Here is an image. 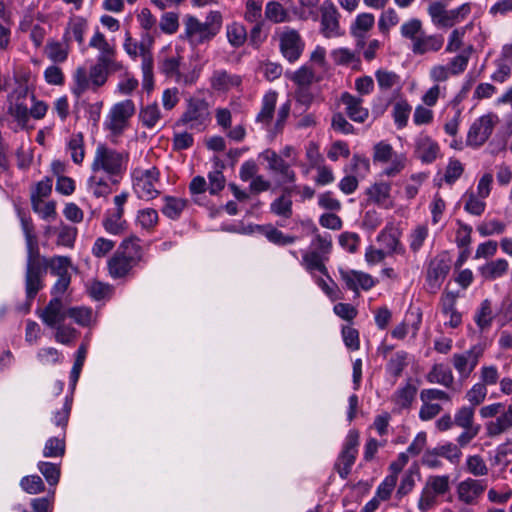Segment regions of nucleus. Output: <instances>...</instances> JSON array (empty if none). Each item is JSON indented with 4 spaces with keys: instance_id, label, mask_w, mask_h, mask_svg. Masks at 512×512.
<instances>
[{
    "instance_id": "f257e3e1",
    "label": "nucleus",
    "mask_w": 512,
    "mask_h": 512,
    "mask_svg": "<svg viewBox=\"0 0 512 512\" xmlns=\"http://www.w3.org/2000/svg\"><path fill=\"white\" fill-rule=\"evenodd\" d=\"M222 25V13L217 10L209 11L204 22L196 16L187 15L183 35L191 46L197 47L211 41L221 31Z\"/></svg>"
},
{
    "instance_id": "f03ea898",
    "label": "nucleus",
    "mask_w": 512,
    "mask_h": 512,
    "mask_svg": "<svg viewBox=\"0 0 512 512\" xmlns=\"http://www.w3.org/2000/svg\"><path fill=\"white\" fill-rule=\"evenodd\" d=\"M372 159L374 164L382 167L381 174L388 178L400 175L408 164L406 153H398L386 141H379L373 146Z\"/></svg>"
},
{
    "instance_id": "7ed1b4c3",
    "label": "nucleus",
    "mask_w": 512,
    "mask_h": 512,
    "mask_svg": "<svg viewBox=\"0 0 512 512\" xmlns=\"http://www.w3.org/2000/svg\"><path fill=\"white\" fill-rule=\"evenodd\" d=\"M128 160V153L99 144L95 150L91 167L93 173L103 171L111 177L119 176L126 170Z\"/></svg>"
},
{
    "instance_id": "20e7f679",
    "label": "nucleus",
    "mask_w": 512,
    "mask_h": 512,
    "mask_svg": "<svg viewBox=\"0 0 512 512\" xmlns=\"http://www.w3.org/2000/svg\"><path fill=\"white\" fill-rule=\"evenodd\" d=\"M450 491L449 475H430L420 493L417 508L420 512H427L438 505V499Z\"/></svg>"
},
{
    "instance_id": "39448f33",
    "label": "nucleus",
    "mask_w": 512,
    "mask_h": 512,
    "mask_svg": "<svg viewBox=\"0 0 512 512\" xmlns=\"http://www.w3.org/2000/svg\"><path fill=\"white\" fill-rule=\"evenodd\" d=\"M133 190L137 197L150 201L160 194V172L156 167L136 168L132 172Z\"/></svg>"
},
{
    "instance_id": "423d86ee",
    "label": "nucleus",
    "mask_w": 512,
    "mask_h": 512,
    "mask_svg": "<svg viewBox=\"0 0 512 512\" xmlns=\"http://www.w3.org/2000/svg\"><path fill=\"white\" fill-rule=\"evenodd\" d=\"M31 93L26 84L17 85L7 96V113L20 129H27Z\"/></svg>"
},
{
    "instance_id": "0eeeda50",
    "label": "nucleus",
    "mask_w": 512,
    "mask_h": 512,
    "mask_svg": "<svg viewBox=\"0 0 512 512\" xmlns=\"http://www.w3.org/2000/svg\"><path fill=\"white\" fill-rule=\"evenodd\" d=\"M135 111L136 107L131 99L115 103L105 118L104 128L114 136L121 135L128 128L129 121Z\"/></svg>"
},
{
    "instance_id": "6e6552de",
    "label": "nucleus",
    "mask_w": 512,
    "mask_h": 512,
    "mask_svg": "<svg viewBox=\"0 0 512 512\" xmlns=\"http://www.w3.org/2000/svg\"><path fill=\"white\" fill-rule=\"evenodd\" d=\"M471 12V6L468 3L447 10L440 2H433L428 6V14L432 23L438 28H450L462 22Z\"/></svg>"
},
{
    "instance_id": "1a4fd4ad",
    "label": "nucleus",
    "mask_w": 512,
    "mask_h": 512,
    "mask_svg": "<svg viewBox=\"0 0 512 512\" xmlns=\"http://www.w3.org/2000/svg\"><path fill=\"white\" fill-rule=\"evenodd\" d=\"M209 121V105L203 99L192 98L187 103V108L178 120V125H183L190 130L201 131Z\"/></svg>"
},
{
    "instance_id": "9d476101",
    "label": "nucleus",
    "mask_w": 512,
    "mask_h": 512,
    "mask_svg": "<svg viewBox=\"0 0 512 512\" xmlns=\"http://www.w3.org/2000/svg\"><path fill=\"white\" fill-rule=\"evenodd\" d=\"M498 122V116L493 113L477 118L469 128L466 139L467 145L474 148L482 146L489 139Z\"/></svg>"
},
{
    "instance_id": "9b49d317",
    "label": "nucleus",
    "mask_w": 512,
    "mask_h": 512,
    "mask_svg": "<svg viewBox=\"0 0 512 512\" xmlns=\"http://www.w3.org/2000/svg\"><path fill=\"white\" fill-rule=\"evenodd\" d=\"M154 44V36L152 33L144 32L141 35V40L137 41L132 38L131 34L127 31L123 42V49L126 54L132 59L136 60L141 57V65L154 62L152 55V47Z\"/></svg>"
},
{
    "instance_id": "f8f14e48",
    "label": "nucleus",
    "mask_w": 512,
    "mask_h": 512,
    "mask_svg": "<svg viewBox=\"0 0 512 512\" xmlns=\"http://www.w3.org/2000/svg\"><path fill=\"white\" fill-rule=\"evenodd\" d=\"M279 45L282 55L289 62H295L300 58L305 43L298 31L284 27L279 33Z\"/></svg>"
},
{
    "instance_id": "ddd939ff",
    "label": "nucleus",
    "mask_w": 512,
    "mask_h": 512,
    "mask_svg": "<svg viewBox=\"0 0 512 512\" xmlns=\"http://www.w3.org/2000/svg\"><path fill=\"white\" fill-rule=\"evenodd\" d=\"M359 444V435L356 431H349L346 436L345 443L335 464L336 470L340 477L345 479L355 462L357 455V446Z\"/></svg>"
},
{
    "instance_id": "4468645a",
    "label": "nucleus",
    "mask_w": 512,
    "mask_h": 512,
    "mask_svg": "<svg viewBox=\"0 0 512 512\" xmlns=\"http://www.w3.org/2000/svg\"><path fill=\"white\" fill-rule=\"evenodd\" d=\"M43 269L44 261L40 254L27 255L26 294L29 300H32L42 288Z\"/></svg>"
},
{
    "instance_id": "2eb2a0df",
    "label": "nucleus",
    "mask_w": 512,
    "mask_h": 512,
    "mask_svg": "<svg viewBox=\"0 0 512 512\" xmlns=\"http://www.w3.org/2000/svg\"><path fill=\"white\" fill-rule=\"evenodd\" d=\"M340 14L336 6L326 1L321 6V33L325 38H336L343 35L339 22Z\"/></svg>"
},
{
    "instance_id": "dca6fc26",
    "label": "nucleus",
    "mask_w": 512,
    "mask_h": 512,
    "mask_svg": "<svg viewBox=\"0 0 512 512\" xmlns=\"http://www.w3.org/2000/svg\"><path fill=\"white\" fill-rule=\"evenodd\" d=\"M414 155L423 164H431L440 156V146L431 136L420 133L414 141Z\"/></svg>"
},
{
    "instance_id": "f3484780",
    "label": "nucleus",
    "mask_w": 512,
    "mask_h": 512,
    "mask_svg": "<svg viewBox=\"0 0 512 512\" xmlns=\"http://www.w3.org/2000/svg\"><path fill=\"white\" fill-rule=\"evenodd\" d=\"M450 271V263L445 255L437 256L429 263L427 283L431 289H439Z\"/></svg>"
},
{
    "instance_id": "a211bd4d",
    "label": "nucleus",
    "mask_w": 512,
    "mask_h": 512,
    "mask_svg": "<svg viewBox=\"0 0 512 512\" xmlns=\"http://www.w3.org/2000/svg\"><path fill=\"white\" fill-rule=\"evenodd\" d=\"M486 484L482 480L467 478L458 483L456 492L458 499L465 504H474L484 493Z\"/></svg>"
},
{
    "instance_id": "6ab92c4d",
    "label": "nucleus",
    "mask_w": 512,
    "mask_h": 512,
    "mask_svg": "<svg viewBox=\"0 0 512 512\" xmlns=\"http://www.w3.org/2000/svg\"><path fill=\"white\" fill-rule=\"evenodd\" d=\"M444 44V37L440 34H427L422 33L413 43L410 45V49L415 55H426L429 53L439 52Z\"/></svg>"
},
{
    "instance_id": "aec40b11",
    "label": "nucleus",
    "mask_w": 512,
    "mask_h": 512,
    "mask_svg": "<svg viewBox=\"0 0 512 512\" xmlns=\"http://www.w3.org/2000/svg\"><path fill=\"white\" fill-rule=\"evenodd\" d=\"M367 201L379 207L388 209L393 206L391 184L385 181L375 182L366 191Z\"/></svg>"
},
{
    "instance_id": "412c9836",
    "label": "nucleus",
    "mask_w": 512,
    "mask_h": 512,
    "mask_svg": "<svg viewBox=\"0 0 512 512\" xmlns=\"http://www.w3.org/2000/svg\"><path fill=\"white\" fill-rule=\"evenodd\" d=\"M41 320L49 327H56L64 322L67 310L59 297H54L39 314Z\"/></svg>"
},
{
    "instance_id": "4be33fe9",
    "label": "nucleus",
    "mask_w": 512,
    "mask_h": 512,
    "mask_svg": "<svg viewBox=\"0 0 512 512\" xmlns=\"http://www.w3.org/2000/svg\"><path fill=\"white\" fill-rule=\"evenodd\" d=\"M377 242L381 249H383L388 255L393 253L403 254L405 252V249L400 242V233L392 225L386 226L378 234Z\"/></svg>"
},
{
    "instance_id": "5701e85b",
    "label": "nucleus",
    "mask_w": 512,
    "mask_h": 512,
    "mask_svg": "<svg viewBox=\"0 0 512 512\" xmlns=\"http://www.w3.org/2000/svg\"><path fill=\"white\" fill-rule=\"evenodd\" d=\"M485 427L490 437H496L512 430V404H504L503 410L499 412L495 419L487 422Z\"/></svg>"
},
{
    "instance_id": "b1692460",
    "label": "nucleus",
    "mask_w": 512,
    "mask_h": 512,
    "mask_svg": "<svg viewBox=\"0 0 512 512\" xmlns=\"http://www.w3.org/2000/svg\"><path fill=\"white\" fill-rule=\"evenodd\" d=\"M482 351L478 347H473L463 354H455L453 356V365L457 372L467 377L476 367Z\"/></svg>"
},
{
    "instance_id": "393cba45",
    "label": "nucleus",
    "mask_w": 512,
    "mask_h": 512,
    "mask_svg": "<svg viewBox=\"0 0 512 512\" xmlns=\"http://www.w3.org/2000/svg\"><path fill=\"white\" fill-rule=\"evenodd\" d=\"M339 272L341 279L350 290L357 291L359 288L369 290L375 284L373 278L367 273L344 269H340Z\"/></svg>"
},
{
    "instance_id": "a878e982",
    "label": "nucleus",
    "mask_w": 512,
    "mask_h": 512,
    "mask_svg": "<svg viewBox=\"0 0 512 512\" xmlns=\"http://www.w3.org/2000/svg\"><path fill=\"white\" fill-rule=\"evenodd\" d=\"M214 91L227 92L241 84V77L223 69L215 70L209 80Z\"/></svg>"
},
{
    "instance_id": "bb28decb",
    "label": "nucleus",
    "mask_w": 512,
    "mask_h": 512,
    "mask_svg": "<svg viewBox=\"0 0 512 512\" xmlns=\"http://www.w3.org/2000/svg\"><path fill=\"white\" fill-rule=\"evenodd\" d=\"M341 101L346 107V114L352 121L363 123L367 120L369 111L363 107L361 98L345 92L341 96Z\"/></svg>"
},
{
    "instance_id": "cd10ccee",
    "label": "nucleus",
    "mask_w": 512,
    "mask_h": 512,
    "mask_svg": "<svg viewBox=\"0 0 512 512\" xmlns=\"http://www.w3.org/2000/svg\"><path fill=\"white\" fill-rule=\"evenodd\" d=\"M510 264L504 258L490 260L478 268L480 276L486 281H494L507 275Z\"/></svg>"
},
{
    "instance_id": "c85d7f7f",
    "label": "nucleus",
    "mask_w": 512,
    "mask_h": 512,
    "mask_svg": "<svg viewBox=\"0 0 512 512\" xmlns=\"http://www.w3.org/2000/svg\"><path fill=\"white\" fill-rule=\"evenodd\" d=\"M416 392V387L411 383H406L404 386L399 387L391 397V401L394 404L393 411L400 412L410 408L415 399Z\"/></svg>"
},
{
    "instance_id": "c756f323",
    "label": "nucleus",
    "mask_w": 512,
    "mask_h": 512,
    "mask_svg": "<svg viewBox=\"0 0 512 512\" xmlns=\"http://www.w3.org/2000/svg\"><path fill=\"white\" fill-rule=\"evenodd\" d=\"M278 94L276 91L270 90L266 92L262 98L261 109L256 116V122L263 126H268L275 114Z\"/></svg>"
},
{
    "instance_id": "7c9ffc66",
    "label": "nucleus",
    "mask_w": 512,
    "mask_h": 512,
    "mask_svg": "<svg viewBox=\"0 0 512 512\" xmlns=\"http://www.w3.org/2000/svg\"><path fill=\"white\" fill-rule=\"evenodd\" d=\"M120 211L107 210L102 220L105 231L111 235H120L127 229V221Z\"/></svg>"
},
{
    "instance_id": "2f4dec72",
    "label": "nucleus",
    "mask_w": 512,
    "mask_h": 512,
    "mask_svg": "<svg viewBox=\"0 0 512 512\" xmlns=\"http://www.w3.org/2000/svg\"><path fill=\"white\" fill-rule=\"evenodd\" d=\"M326 258L317 251H306L303 253L301 264L313 277H316V272L327 275L324 264Z\"/></svg>"
},
{
    "instance_id": "473e14b6",
    "label": "nucleus",
    "mask_w": 512,
    "mask_h": 512,
    "mask_svg": "<svg viewBox=\"0 0 512 512\" xmlns=\"http://www.w3.org/2000/svg\"><path fill=\"white\" fill-rule=\"evenodd\" d=\"M44 267L50 269V272L57 277L71 276L70 271L75 268L71 259L67 256H53L50 259L42 258Z\"/></svg>"
},
{
    "instance_id": "72a5a7b5",
    "label": "nucleus",
    "mask_w": 512,
    "mask_h": 512,
    "mask_svg": "<svg viewBox=\"0 0 512 512\" xmlns=\"http://www.w3.org/2000/svg\"><path fill=\"white\" fill-rule=\"evenodd\" d=\"M426 379L429 383L439 384L447 388L454 382V376L449 367L444 364H435L428 372Z\"/></svg>"
},
{
    "instance_id": "f704fd0d",
    "label": "nucleus",
    "mask_w": 512,
    "mask_h": 512,
    "mask_svg": "<svg viewBox=\"0 0 512 512\" xmlns=\"http://www.w3.org/2000/svg\"><path fill=\"white\" fill-rule=\"evenodd\" d=\"M375 78L381 92H388L394 88H401V77L394 71L380 68L375 71Z\"/></svg>"
},
{
    "instance_id": "c9c22d12",
    "label": "nucleus",
    "mask_w": 512,
    "mask_h": 512,
    "mask_svg": "<svg viewBox=\"0 0 512 512\" xmlns=\"http://www.w3.org/2000/svg\"><path fill=\"white\" fill-rule=\"evenodd\" d=\"M133 264L135 262L117 251L108 261L109 273L114 278L123 277L129 272Z\"/></svg>"
},
{
    "instance_id": "e433bc0d",
    "label": "nucleus",
    "mask_w": 512,
    "mask_h": 512,
    "mask_svg": "<svg viewBox=\"0 0 512 512\" xmlns=\"http://www.w3.org/2000/svg\"><path fill=\"white\" fill-rule=\"evenodd\" d=\"M374 24L375 17L373 14L367 12L358 14L351 25V34L363 40L366 33L373 28Z\"/></svg>"
},
{
    "instance_id": "4c0bfd02",
    "label": "nucleus",
    "mask_w": 512,
    "mask_h": 512,
    "mask_svg": "<svg viewBox=\"0 0 512 512\" xmlns=\"http://www.w3.org/2000/svg\"><path fill=\"white\" fill-rule=\"evenodd\" d=\"M330 55L336 65L354 68L360 64L358 53L346 47L333 49Z\"/></svg>"
},
{
    "instance_id": "58836bf2",
    "label": "nucleus",
    "mask_w": 512,
    "mask_h": 512,
    "mask_svg": "<svg viewBox=\"0 0 512 512\" xmlns=\"http://www.w3.org/2000/svg\"><path fill=\"white\" fill-rule=\"evenodd\" d=\"M139 118L145 128H155L162 118L159 105L154 102L142 107L139 113Z\"/></svg>"
},
{
    "instance_id": "ea45409f",
    "label": "nucleus",
    "mask_w": 512,
    "mask_h": 512,
    "mask_svg": "<svg viewBox=\"0 0 512 512\" xmlns=\"http://www.w3.org/2000/svg\"><path fill=\"white\" fill-rule=\"evenodd\" d=\"M159 222L157 210L153 208H143L137 211L135 223L142 230L152 232Z\"/></svg>"
},
{
    "instance_id": "a19ab883",
    "label": "nucleus",
    "mask_w": 512,
    "mask_h": 512,
    "mask_svg": "<svg viewBox=\"0 0 512 512\" xmlns=\"http://www.w3.org/2000/svg\"><path fill=\"white\" fill-rule=\"evenodd\" d=\"M162 213L169 219H178L187 205V200L174 196H165Z\"/></svg>"
},
{
    "instance_id": "79ce46f5",
    "label": "nucleus",
    "mask_w": 512,
    "mask_h": 512,
    "mask_svg": "<svg viewBox=\"0 0 512 512\" xmlns=\"http://www.w3.org/2000/svg\"><path fill=\"white\" fill-rule=\"evenodd\" d=\"M421 321L422 315L419 311H417L415 314V320L411 323V325H409L406 318L404 321L394 327V329L391 331V336L395 339L403 340L409 331H411L412 336L415 337L420 328Z\"/></svg>"
},
{
    "instance_id": "37998d69",
    "label": "nucleus",
    "mask_w": 512,
    "mask_h": 512,
    "mask_svg": "<svg viewBox=\"0 0 512 512\" xmlns=\"http://www.w3.org/2000/svg\"><path fill=\"white\" fill-rule=\"evenodd\" d=\"M226 37L232 47L239 48L247 40V30L243 24L232 22L226 26Z\"/></svg>"
},
{
    "instance_id": "c03bdc74",
    "label": "nucleus",
    "mask_w": 512,
    "mask_h": 512,
    "mask_svg": "<svg viewBox=\"0 0 512 512\" xmlns=\"http://www.w3.org/2000/svg\"><path fill=\"white\" fill-rule=\"evenodd\" d=\"M46 56L54 63H63L67 60L69 46L66 43L50 40L45 47Z\"/></svg>"
},
{
    "instance_id": "a18cd8bd",
    "label": "nucleus",
    "mask_w": 512,
    "mask_h": 512,
    "mask_svg": "<svg viewBox=\"0 0 512 512\" xmlns=\"http://www.w3.org/2000/svg\"><path fill=\"white\" fill-rule=\"evenodd\" d=\"M117 251L124 256H127L133 262L138 261L141 258L142 253L140 239L135 235L129 236L122 241Z\"/></svg>"
},
{
    "instance_id": "49530a36",
    "label": "nucleus",
    "mask_w": 512,
    "mask_h": 512,
    "mask_svg": "<svg viewBox=\"0 0 512 512\" xmlns=\"http://www.w3.org/2000/svg\"><path fill=\"white\" fill-rule=\"evenodd\" d=\"M92 89L90 73L84 67H78L73 74L72 93L80 97L84 92Z\"/></svg>"
},
{
    "instance_id": "de8ad7c7",
    "label": "nucleus",
    "mask_w": 512,
    "mask_h": 512,
    "mask_svg": "<svg viewBox=\"0 0 512 512\" xmlns=\"http://www.w3.org/2000/svg\"><path fill=\"white\" fill-rule=\"evenodd\" d=\"M311 230L313 233H315V236L311 241L310 251H317L318 253L327 257L332 248L331 236L329 234L321 235L317 233V227L313 223H311Z\"/></svg>"
},
{
    "instance_id": "09e8293b",
    "label": "nucleus",
    "mask_w": 512,
    "mask_h": 512,
    "mask_svg": "<svg viewBox=\"0 0 512 512\" xmlns=\"http://www.w3.org/2000/svg\"><path fill=\"white\" fill-rule=\"evenodd\" d=\"M67 149L71 154V158L74 163L80 164L84 160L85 152H84V138L82 133H74L70 136Z\"/></svg>"
},
{
    "instance_id": "8fccbe9b",
    "label": "nucleus",
    "mask_w": 512,
    "mask_h": 512,
    "mask_svg": "<svg viewBox=\"0 0 512 512\" xmlns=\"http://www.w3.org/2000/svg\"><path fill=\"white\" fill-rule=\"evenodd\" d=\"M88 189L97 198L107 197L112 191L110 182L98 173H94L88 179Z\"/></svg>"
},
{
    "instance_id": "3c124183",
    "label": "nucleus",
    "mask_w": 512,
    "mask_h": 512,
    "mask_svg": "<svg viewBox=\"0 0 512 512\" xmlns=\"http://www.w3.org/2000/svg\"><path fill=\"white\" fill-rule=\"evenodd\" d=\"M429 229L427 224H419L414 227L408 237L409 248L413 253H417L428 238Z\"/></svg>"
},
{
    "instance_id": "603ef678",
    "label": "nucleus",
    "mask_w": 512,
    "mask_h": 512,
    "mask_svg": "<svg viewBox=\"0 0 512 512\" xmlns=\"http://www.w3.org/2000/svg\"><path fill=\"white\" fill-rule=\"evenodd\" d=\"M493 318L494 314L491 306V301L485 299L484 301L481 302L480 307L475 314V322L481 330H484L491 326Z\"/></svg>"
},
{
    "instance_id": "864d4df0",
    "label": "nucleus",
    "mask_w": 512,
    "mask_h": 512,
    "mask_svg": "<svg viewBox=\"0 0 512 512\" xmlns=\"http://www.w3.org/2000/svg\"><path fill=\"white\" fill-rule=\"evenodd\" d=\"M412 107L406 100L397 101L393 106V120L398 129L404 128L411 113Z\"/></svg>"
},
{
    "instance_id": "5fc2aeb1",
    "label": "nucleus",
    "mask_w": 512,
    "mask_h": 512,
    "mask_svg": "<svg viewBox=\"0 0 512 512\" xmlns=\"http://www.w3.org/2000/svg\"><path fill=\"white\" fill-rule=\"evenodd\" d=\"M32 209L35 213H37L43 220L51 221L55 220L56 213V204L54 201H47L32 199L31 202Z\"/></svg>"
},
{
    "instance_id": "6e6d98bb",
    "label": "nucleus",
    "mask_w": 512,
    "mask_h": 512,
    "mask_svg": "<svg viewBox=\"0 0 512 512\" xmlns=\"http://www.w3.org/2000/svg\"><path fill=\"white\" fill-rule=\"evenodd\" d=\"M57 233V244L60 246L72 248L74 246L78 230L76 227L61 223L58 228H55Z\"/></svg>"
},
{
    "instance_id": "4d7b16f0",
    "label": "nucleus",
    "mask_w": 512,
    "mask_h": 512,
    "mask_svg": "<svg viewBox=\"0 0 512 512\" xmlns=\"http://www.w3.org/2000/svg\"><path fill=\"white\" fill-rule=\"evenodd\" d=\"M22 230L26 239L27 255L39 254V248L36 236L34 234V226L30 219L21 218Z\"/></svg>"
},
{
    "instance_id": "13d9d810",
    "label": "nucleus",
    "mask_w": 512,
    "mask_h": 512,
    "mask_svg": "<svg viewBox=\"0 0 512 512\" xmlns=\"http://www.w3.org/2000/svg\"><path fill=\"white\" fill-rule=\"evenodd\" d=\"M408 365V354L405 351L396 352L388 361L386 369L393 377H399Z\"/></svg>"
},
{
    "instance_id": "bf43d9fd",
    "label": "nucleus",
    "mask_w": 512,
    "mask_h": 512,
    "mask_svg": "<svg viewBox=\"0 0 512 512\" xmlns=\"http://www.w3.org/2000/svg\"><path fill=\"white\" fill-rule=\"evenodd\" d=\"M423 30L422 22L417 18H412L405 21L400 27L401 36L405 39L410 40L413 43L422 33Z\"/></svg>"
},
{
    "instance_id": "052dcab7",
    "label": "nucleus",
    "mask_w": 512,
    "mask_h": 512,
    "mask_svg": "<svg viewBox=\"0 0 512 512\" xmlns=\"http://www.w3.org/2000/svg\"><path fill=\"white\" fill-rule=\"evenodd\" d=\"M265 17L273 23H283L288 20L289 14L282 4L271 1L266 4Z\"/></svg>"
},
{
    "instance_id": "680f3d73",
    "label": "nucleus",
    "mask_w": 512,
    "mask_h": 512,
    "mask_svg": "<svg viewBox=\"0 0 512 512\" xmlns=\"http://www.w3.org/2000/svg\"><path fill=\"white\" fill-rule=\"evenodd\" d=\"M475 408L471 406H462L454 414V423L460 428L479 427L474 424Z\"/></svg>"
},
{
    "instance_id": "e2e57ef3",
    "label": "nucleus",
    "mask_w": 512,
    "mask_h": 512,
    "mask_svg": "<svg viewBox=\"0 0 512 512\" xmlns=\"http://www.w3.org/2000/svg\"><path fill=\"white\" fill-rule=\"evenodd\" d=\"M262 233L265 237L273 244L276 245H288L296 241V237L285 235L282 231L277 228L268 225L261 228Z\"/></svg>"
},
{
    "instance_id": "0e129e2a",
    "label": "nucleus",
    "mask_w": 512,
    "mask_h": 512,
    "mask_svg": "<svg viewBox=\"0 0 512 512\" xmlns=\"http://www.w3.org/2000/svg\"><path fill=\"white\" fill-rule=\"evenodd\" d=\"M67 317L80 326H88L93 320V312L91 308L84 306L72 307L67 309Z\"/></svg>"
},
{
    "instance_id": "69168bd1",
    "label": "nucleus",
    "mask_w": 512,
    "mask_h": 512,
    "mask_svg": "<svg viewBox=\"0 0 512 512\" xmlns=\"http://www.w3.org/2000/svg\"><path fill=\"white\" fill-rule=\"evenodd\" d=\"M37 467L50 486L58 484L60 479V466L58 464L40 461Z\"/></svg>"
},
{
    "instance_id": "338daca9",
    "label": "nucleus",
    "mask_w": 512,
    "mask_h": 512,
    "mask_svg": "<svg viewBox=\"0 0 512 512\" xmlns=\"http://www.w3.org/2000/svg\"><path fill=\"white\" fill-rule=\"evenodd\" d=\"M87 30V22L83 18H75L68 24L65 36L75 39L79 44L84 42V35Z\"/></svg>"
},
{
    "instance_id": "774afa93",
    "label": "nucleus",
    "mask_w": 512,
    "mask_h": 512,
    "mask_svg": "<svg viewBox=\"0 0 512 512\" xmlns=\"http://www.w3.org/2000/svg\"><path fill=\"white\" fill-rule=\"evenodd\" d=\"M181 61L182 57L179 54L169 55L160 62L159 69L167 77L175 79L180 72Z\"/></svg>"
}]
</instances>
